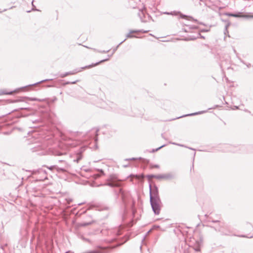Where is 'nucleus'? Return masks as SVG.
<instances>
[{
    "label": "nucleus",
    "mask_w": 253,
    "mask_h": 253,
    "mask_svg": "<svg viewBox=\"0 0 253 253\" xmlns=\"http://www.w3.org/2000/svg\"><path fill=\"white\" fill-rule=\"evenodd\" d=\"M108 59H103V60H102L98 62H96V63H94V64H92L91 65H88V66H85L84 67H82L81 68V69L79 70V69H75L74 70L72 71H70V72H66V73H62V74H61L60 75H59V77H61V78H64L68 75H74L79 72H81L82 70L83 69H86V68H91L92 67H94V66H95L97 65H98L99 64L102 63V62H105L106 61H107Z\"/></svg>",
    "instance_id": "f257e3e1"
},
{
    "label": "nucleus",
    "mask_w": 253,
    "mask_h": 253,
    "mask_svg": "<svg viewBox=\"0 0 253 253\" xmlns=\"http://www.w3.org/2000/svg\"><path fill=\"white\" fill-rule=\"evenodd\" d=\"M107 183L105 184V185L109 186L111 187H120L121 186L119 182L120 180L118 179V178L116 174L110 175L107 179Z\"/></svg>",
    "instance_id": "f03ea898"
},
{
    "label": "nucleus",
    "mask_w": 253,
    "mask_h": 253,
    "mask_svg": "<svg viewBox=\"0 0 253 253\" xmlns=\"http://www.w3.org/2000/svg\"><path fill=\"white\" fill-rule=\"evenodd\" d=\"M149 195H150V200H161L159 193V190L158 187L154 185L152 187L151 184H149Z\"/></svg>",
    "instance_id": "7ed1b4c3"
},
{
    "label": "nucleus",
    "mask_w": 253,
    "mask_h": 253,
    "mask_svg": "<svg viewBox=\"0 0 253 253\" xmlns=\"http://www.w3.org/2000/svg\"><path fill=\"white\" fill-rule=\"evenodd\" d=\"M152 210L155 214L158 215L160 212L161 200H150Z\"/></svg>",
    "instance_id": "20e7f679"
},
{
    "label": "nucleus",
    "mask_w": 253,
    "mask_h": 253,
    "mask_svg": "<svg viewBox=\"0 0 253 253\" xmlns=\"http://www.w3.org/2000/svg\"><path fill=\"white\" fill-rule=\"evenodd\" d=\"M64 163V166L63 167H59V166L57 165L51 166L50 167H48V169L50 170L56 169L58 172H65L67 171V169L70 167V165L66 162H63Z\"/></svg>",
    "instance_id": "39448f33"
},
{
    "label": "nucleus",
    "mask_w": 253,
    "mask_h": 253,
    "mask_svg": "<svg viewBox=\"0 0 253 253\" xmlns=\"http://www.w3.org/2000/svg\"><path fill=\"white\" fill-rule=\"evenodd\" d=\"M165 180H170L175 178L176 175L174 172H170L164 174Z\"/></svg>",
    "instance_id": "423d86ee"
},
{
    "label": "nucleus",
    "mask_w": 253,
    "mask_h": 253,
    "mask_svg": "<svg viewBox=\"0 0 253 253\" xmlns=\"http://www.w3.org/2000/svg\"><path fill=\"white\" fill-rule=\"evenodd\" d=\"M226 15L231 17H245V18H249V15H242L241 13H238L237 14L228 13L226 14Z\"/></svg>",
    "instance_id": "0eeeda50"
},
{
    "label": "nucleus",
    "mask_w": 253,
    "mask_h": 253,
    "mask_svg": "<svg viewBox=\"0 0 253 253\" xmlns=\"http://www.w3.org/2000/svg\"><path fill=\"white\" fill-rule=\"evenodd\" d=\"M137 32H142V33H146L147 32V31H143L142 30H130V32L126 35V38H131L133 37H135V36L131 35L132 33H136Z\"/></svg>",
    "instance_id": "6e6552de"
},
{
    "label": "nucleus",
    "mask_w": 253,
    "mask_h": 253,
    "mask_svg": "<svg viewBox=\"0 0 253 253\" xmlns=\"http://www.w3.org/2000/svg\"><path fill=\"white\" fill-rule=\"evenodd\" d=\"M169 143L173 144V145L179 146H181V147H185L187 148H188V149H189L190 150H193L194 151V153L193 154V159H194V157H195V155H196V152H195L196 150L195 149L191 148V147H186V146H184V145L178 144V143H175V142H169Z\"/></svg>",
    "instance_id": "1a4fd4ad"
},
{
    "label": "nucleus",
    "mask_w": 253,
    "mask_h": 253,
    "mask_svg": "<svg viewBox=\"0 0 253 253\" xmlns=\"http://www.w3.org/2000/svg\"><path fill=\"white\" fill-rule=\"evenodd\" d=\"M206 112H207L206 111H199V112H195V113H194L189 114H187V115H183V116H181V117H178L177 119L180 118H182V117H183L192 116H194V115L202 114H203L204 113H206Z\"/></svg>",
    "instance_id": "9d476101"
},
{
    "label": "nucleus",
    "mask_w": 253,
    "mask_h": 253,
    "mask_svg": "<svg viewBox=\"0 0 253 253\" xmlns=\"http://www.w3.org/2000/svg\"><path fill=\"white\" fill-rule=\"evenodd\" d=\"M144 10H139V12H138V15L141 21L142 22H144V20H143V18L144 17Z\"/></svg>",
    "instance_id": "9b49d317"
},
{
    "label": "nucleus",
    "mask_w": 253,
    "mask_h": 253,
    "mask_svg": "<svg viewBox=\"0 0 253 253\" xmlns=\"http://www.w3.org/2000/svg\"><path fill=\"white\" fill-rule=\"evenodd\" d=\"M126 40V39H125L124 41H123L122 42H121L115 48H114L113 49V51H112V53L111 55H109L108 56V58H107L106 59H108L107 60H109V58L110 57H111L112 56V55L116 52V51L117 50L118 47L123 43Z\"/></svg>",
    "instance_id": "f8f14e48"
},
{
    "label": "nucleus",
    "mask_w": 253,
    "mask_h": 253,
    "mask_svg": "<svg viewBox=\"0 0 253 253\" xmlns=\"http://www.w3.org/2000/svg\"><path fill=\"white\" fill-rule=\"evenodd\" d=\"M180 17L181 18H186L187 20H190V21H197L196 20L194 19V18H192V17L187 16H186L185 15H183V14H180Z\"/></svg>",
    "instance_id": "ddd939ff"
},
{
    "label": "nucleus",
    "mask_w": 253,
    "mask_h": 253,
    "mask_svg": "<svg viewBox=\"0 0 253 253\" xmlns=\"http://www.w3.org/2000/svg\"><path fill=\"white\" fill-rule=\"evenodd\" d=\"M119 195L121 196V198L123 202H125V194L124 192L123 191L122 189L120 188L119 189Z\"/></svg>",
    "instance_id": "4468645a"
},
{
    "label": "nucleus",
    "mask_w": 253,
    "mask_h": 253,
    "mask_svg": "<svg viewBox=\"0 0 253 253\" xmlns=\"http://www.w3.org/2000/svg\"><path fill=\"white\" fill-rule=\"evenodd\" d=\"M41 149V146L40 144L36 145L34 147H31V149L33 152H36Z\"/></svg>",
    "instance_id": "2eb2a0df"
},
{
    "label": "nucleus",
    "mask_w": 253,
    "mask_h": 253,
    "mask_svg": "<svg viewBox=\"0 0 253 253\" xmlns=\"http://www.w3.org/2000/svg\"><path fill=\"white\" fill-rule=\"evenodd\" d=\"M51 80H52V79H51L43 80L41 81H40L39 82H37L36 83H35V84H29L27 86H34V85H35L36 84H39L40 83H43V82H46V81H51Z\"/></svg>",
    "instance_id": "dca6fc26"
},
{
    "label": "nucleus",
    "mask_w": 253,
    "mask_h": 253,
    "mask_svg": "<svg viewBox=\"0 0 253 253\" xmlns=\"http://www.w3.org/2000/svg\"><path fill=\"white\" fill-rule=\"evenodd\" d=\"M15 91H10V92H6L4 90H1L0 92V94H12L13 92H15Z\"/></svg>",
    "instance_id": "f3484780"
},
{
    "label": "nucleus",
    "mask_w": 253,
    "mask_h": 253,
    "mask_svg": "<svg viewBox=\"0 0 253 253\" xmlns=\"http://www.w3.org/2000/svg\"><path fill=\"white\" fill-rule=\"evenodd\" d=\"M166 145V144H164L163 145H162L161 146L159 147V148H157V149H152L150 152L151 153H154L157 151H158L159 150H160V149H161L162 148L165 147Z\"/></svg>",
    "instance_id": "a211bd4d"
},
{
    "label": "nucleus",
    "mask_w": 253,
    "mask_h": 253,
    "mask_svg": "<svg viewBox=\"0 0 253 253\" xmlns=\"http://www.w3.org/2000/svg\"><path fill=\"white\" fill-rule=\"evenodd\" d=\"M156 178L157 179H165L164 174L156 175Z\"/></svg>",
    "instance_id": "6ab92c4d"
},
{
    "label": "nucleus",
    "mask_w": 253,
    "mask_h": 253,
    "mask_svg": "<svg viewBox=\"0 0 253 253\" xmlns=\"http://www.w3.org/2000/svg\"><path fill=\"white\" fill-rule=\"evenodd\" d=\"M93 50L94 51H97V52H100V53H108L110 50V49H109L108 50H97V49H96L95 48H94Z\"/></svg>",
    "instance_id": "aec40b11"
},
{
    "label": "nucleus",
    "mask_w": 253,
    "mask_h": 253,
    "mask_svg": "<svg viewBox=\"0 0 253 253\" xmlns=\"http://www.w3.org/2000/svg\"><path fill=\"white\" fill-rule=\"evenodd\" d=\"M98 171L100 172V174L96 175L97 177H100L101 175L104 174V171L102 169H98Z\"/></svg>",
    "instance_id": "412c9836"
},
{
    "label": "nucleus",
    "mask_w": 253,
    "mask_h": 253,
    "mask_svg": "<svg viewBox=\"0 0 253 253\" xmlns=\"http://www.w3.org/2000/svg\"><path fill=\"white\" fill-rule=\"evenodd\" d=\"M82 158V155H79L78 156V157L76 160H75L74 161L78 163Z\"/></svg>",
    "instance_id": "4be33fe9"
},
{
    "label": "nucleus",
    "mask_w": 253,
    "mask_h": 253,
    "mask_svg": "<svg viewBox=\"0 0 253 253\" xmlns=\"http://www.w3.org/2000/svg\"><path fill=\"white\" fill-rule=\"evenodd\" d=\"M178 12H164V14H167V15H173V13H174L175 15H176L177 14Z\"/></svg>",
    "instance_id": "5701e85b"
},
{
    "label": "nucleus",
    "mask_w": 253,
    "mask_h": 253,
    "mask_svg": "<svg viewBox=\"0 0 253 253\" xmlns=\"http://www.w3.org/2000/svg\"><path fill=\"white\" fill-rule=\"evenodd\" d=\"M150 167L151 168L153 169V168H157V169H159L160 168V166L159 165H150Z\"/></svg>",
    "instance_id": "b1692460"
},
{
    "label": "nucleus",
    "mask_w": 253,
    "mask_h": 253,
    "mask_svg": "<svg viewBox=\"0 0 253 253\" xmlns=\"http://www.w3.org/2000/svg\"><path fill=\"white\" fill-rule=\"evenodd\" d=\"M147 177L149 178H156V175H154V174L148 175Z\"/></svg>",
    "instance_id": "393cba45"
},
{
    "label": "nucleus",
    "mask_w": 253,
    "mask_h": 253,
    "mask_svg": "<svg viewBox=\"0 0 253 253\" xmlns=\"http://www.w3.org/2000/svg\"><path fill=\"white\" fill-rule=\"evenodd\" d=\"M63 162H65V161L64 160H59L58 161L59 163L62 164V166H60V167H63L64 166V163Z\"/></svg>",
    "instance_id": "a878e982"
},
{
    "label": "nucleus",
    "mask_w": 253,
    "mask_h": 253,
    "mask_svg": "<svg viewBox=\"0 0 253 253\" xmlns=\"http://www.w3.org/2000/svg\"><path fill=\"white\" fill-rule=\"evenodd\" d=\"M240 237H247V238H251L253 237V234L252 235L250 236L242 235V236H240Z\"/></svg>",
    "instance_id": "bb28decb"
},
{
    "label": "nucleus",
    "mask_w": 253,
    "mask_h": 253,
    "mask_svg": "<svg viewBox=\"0 0 253 253\" xmlns=\"http://www.w3.org/2000/svg\"><path fill=\"white\" fill-rule=\"evenodd\" d=\"M90 224H91L90 222H85V223H84L82 224V225L84 226H85L88 225H89Z\"/></svg>",
    "instance_id": "cd10ccee"
},
{
    "label": "nucleus",
    "mask_w": 253,
    "mask_h": 253,
    "mask_svg": "<svg viewBox=\"0 0 253 253\" xmlns=\"http://www.w3.org/2000/svg\"><path fill=\"white\" fill-rule=\"evenodd\" d=\"M247 227L249 228L253 229V226L250 223L247 224Z\"/></svg>",
    "instance_id": "c85d7f7f"
},
{
    "label": "nucleus",
    "mask_w": 253,
    "mask_h": 253,
    "mask_svg": "<svg viewBox=\"0 0 253 253\" xmlns=\"http://www.w3.org/2000/svg\"><path fill=\"white\" fill-rule=\"evenodd\" d=\"M78 82H79V80H76V81H75L70 82V83H71V84H76Z\"/></svg>",
    "instance_id": "c756f323"
},
{
    "label": "nucleus",
    "mask_w": 253,
    "mask_h": 253,
    "mask_svg": "<svg viewBox=\"0 0 253 253\" xmlns=\"http://www.w3.org/2000/svg\"><path fill=\"white\" fill-rule=\"evenodd\" d=\"M211 222H213V223H217V222H219V220H212L211 221Z\"/></svg>",
    "instance_id": "7c9ffc66"
},
{
    "label": "nucleus",
    "mask_w": 253,
    "mask_h": 253,
    "mask_svg": "<svg viewBox=\"0 0 253 253\" xmlns=\"http://www.w3.org/2000/svg\"><path fill=\"white\" fill-rule=\"evenodd\" d=\"M136 159H137L136 158H130V159H127L126 160V161H127V160H136Z\"/></svg>",
    "instance_id": "2f4dec72"
},
{
    "label": "nucleus",
    "mask_w": 253,
    "mask_h": 253,
    "mask_svg": "<svg viewBox=\"0 0 253 253\" xmlns=\"http://www.w3.org/2000/svg\"><path fill=\"white\" fill-rule=\"evenodd\" d=\"M246 65L248 68H250L251 66V64H250V63L246 64Z\"/></svg>",
    "instance_id": "473e14b6"
},
{
    "label": "nucleus",
    "mask_w": 253,
    "mask_h": 253,
    "mask_svg": "<svg viewBox=\"0 0 253 253\" xmlns=\"http://www.w3.org/2000/svg\"><path fill=\"white\" fill-rule=\"evenodd\" d=\"M71 84L70 82H67L66 83H65L64 84Z\"/></svg>",
    "instance_id": "72a5a7b5"
},
{
    "label": "nucleus",
    "mask_w": 253,
    "mask_h": 253,
    "mask_svg": "<svg viewBox=\"0 0 253 253\" xmlns=\"http://www.w3.org/2000/svg\"><path fill=\"white\" fill-rule=\"evenodd\" d=\"M211 227L214 228V229H215V230H216V231H219V229H216L215 228H214V227H213L212 226H211Z\"/></svg>",
    "instance_id": "f704fd0d"
},
{
    "label": "nucleus",
    "mask_w": 253,
    "mask_h": 253,
    "mask_svg": "<svg viewBox=\"0 0 253 253\" xmlns=\"http://www.w3.org/2000/svg\"><path fill=\"white\" fill-rule=\"evenodd\" d=\"M31 100L33 101H36V100H37V99L35 98H32Z\"/></svg>",
    "instance_id": "c9c22d12"
},
{
    "label": "nucleus",
    "mask_w": 253,
    "mask_h": 253,
    "mask_svg": "<svg viewBox=\"0 0 253 253\" xmlns=\"http://www.w3.org/2000/svg\"><path fill=\"white\" fill-rule=\"evenodd\" d=\"M71 201H72V200H71V199H69V200H68V203H70V202H71Z\"/></svg>",
    "instance_id": "e433bc0d"
},
{
    "label": "nucleus",
    "mask_w": 253,
    "mask_h": 253,
    "mask_svg": "<svg viewBox=\"0 0 253 253\" xmlns=\"http://www.w3.org/2000/svg\"><path fill=\"white\" fill-rule=\"evenodd\" d=\"M33 2H34V0H33L32 2V5L33 7H35L34 4H33Z\"/></svg>",
    "instance_id": "4c0bfd02"
},
{
    "label": "nucleus",
    "mask_w": 253,
    "mask_h": 253,
    "mask_svg": "<svg viewBox=\"0 0 253 253\" xmlns=\"http://www.w3.org/2000/svg\"><path fill=\"white\" fill-rule=\"evenodd\" d=\"M249 18H253V15H250Z\"/></svg>",
    "instance_id": "58836bf2"
},
{
    "label": "nucleus",
    "mask_w": 253,
    "mask_h": 253,
    "mask_svg": "<svg viewBox=\"0 0 253 253\" xmlns=\"http://www.w3.org/2000/svg\"><path fill=\"white\" fill-rule=\"evenodd\" d=\"M162 137H163V138H164V139H166V138H165L164 137V136H163V134H162Z\"/></svg>",
    "instance_id": "ea45409f"
},
{
    "label": "nucleus",
    "mask_w": 253,
    "mask_h": 253,
    "mask_svg": "<svg viewBox=\"0 0 253 253\" xmlns=\"http://www.w3.org/2000/svg\"><path fill=\"white\" fill-rule=\"evenodd\" d=\"M32 9H33V10H38L37 9H34V8H33Z\"/></svg>",
    "instance_id": "a19ab883"
},
{
    "label": "nucleus",
    "mask_w": 253,
    "mask_h": 253,
    "mask_svg": "<svg viewBox=\"0 0 253 253\" xmlns=\"http://www.w3.org/2000/svg\"><path fill=\"white\" fill-rule=\"evenodd\" d=\"M6 10H7V9H4L2 11H6Z\"/></svg>",
    "instance_id": "79ce46f5"
},
{
    "label": "nucleus",
    "mask_w": 253,
    "mask_h": 253,
    "mask_svg": "<svg viewBox=\"0 0 253 253\" xmlns=\"http://www.w3.org/2000/svg\"><path fill=\"white\" fill-rule=\"evenodd\" d=\"M227 26H226V27H225L226 30H227Z\"/></svg>",
    "instance_id": "37998d69"
},
{
    "label": "nucleus",
    "mask_w": 253,
    "mask_h": 253,
    "mask_svg": "<svg viewBox=\"0 0 253 253\" xmlns=\"http://www.w3.org/2000/svg\"><path fill=\"white\" fill-rule=\"evenodd\" d=\"M61 154H62L61 153H59V154H58L57 155H61Z\"/></svg>",
    "instance_id": "c03bdc74"
},
{
    "label": "nucleus",
    "mask_w": 253,
    "mask_h": 253,
    "mask_svg": "<svg viewBox=\"0 0 253 253\" xmlns=\"http://www.w3.org/2000/svg\"><path fill=\"white\" fill-rule=\"evenodd\" d=\"M246 111H247V112H249V113H250V111H249L246 110Z\"/></svg>",
    "instance_id": "a18cd8bd"
},
{
    "label": "nucleus",
    "mask_w": 253,
    "mask_h": 253,
    "mask_svg": "<svg viewBox=\"0 0 253 253\" xmlns=\"http://www.w3.org/2000/svg\"><path fill=\"white\" fill-rule=\"evenodd\" d=\"M2 11H0V13L2 12Z\"/></svg>",
    "instance_id": "49530a36"
},
{
    "label": "nucleus",
    "mask_w": 253,
    "mask_h": 253,
    "mask_svg": "<svg viewBox=\"0 0 253 253\" xmlns=\"http://www.w3.org/2000/svg\"><path fill=\"white\" fill-rule=\"evenodd\" d=\"M192 1H194V0H192Z\"/></svg>",
    "instance_id": "de8ad7c7"
}]
</instances>
